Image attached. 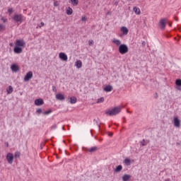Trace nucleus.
<instances>
[{"instance_id": "obj_18", "label": "nucleus", "mask_w": 181, "mask_h": 181, "mask_svg": "<svg viewBox=\"0 0 181 181\" xmlns=\"http://www.w3.org/2000/svg\"><path fill=\"white\" fill-rule=\"evenodd\" d=\"M121 30L122 31L123 35H128V28H127V27H122Z\"/></svg>"}, {"instance_id": "obj_27", "label": "nucleus", "mask_w": 181, "mask_h": 181, "mask_svg": "<svg viewBox=\"0 0 181 181\" xmlns=\"http://www.w3.org/2000/svg\"><path fill=\"white\" fill-rule=\"evenodd\" d=\"M175 84L176 86H177L178 87H180L181 86V79H177L175 81Z\"/></svg>"}, {"instance_id": "obj_47", "label": "nucleus", "mask_w": 181, "mask_h": 181, "mask_svg": "<svg viewBox=\"0 0 181 181\" xmlns=\"http://www.w3.org/2000/svg\"><path fill=\"white\" fill-rule=\"evenodd\" d=\"M177 145H180V143H177Z\"/></svg>"}, {"instance_id": "obj_46", "label": "nucleus", "mask_w": 181, "mask_h": 181, "mask_svg": "<svg viewBox=\"0 0 181 181\" xmlns=\"http://www.w3.org/2000/svg\"><path fill=\"white\" fill-rule=\"evenodd\" d=\"M95 121L96 124H98V119L97 120L94 119Z\"/></svg>"}, {"instance_id": "obj_1", "label": "nucleus", "mask_w": 181, "mask_h": 181, "mask_svg": "<svg viewBox=\"0 0 181 181\" xmlns=\"http://www.w3.org/2000/svg\"><path fill=\"white\" fill-rule=\"evenodd\" d=\"M121 112L120 107H115L110 110H108L105 112L106 115H109L110 117H114V115H117Z\"/></svg>"}, {"instance_id": "obj_8", "label": "nucleus", "mask_w": 181, "mask_h": 181, "mask_svg": "<svg viewBox=\"0 0 181 181\" xmlns=\"http://www.w3.org/2000/svg\"><path fill=\"white\" fill-rule=\"evenodd\" d=\"M59 59H61V60H63L64 62H67L68 60L67 54H66L64 52L59 53Z\"/></svg>"}, {"instance_id": "obj_33", "label": "nucleus", "mask_w": 181, "mask_h": 181, "mask_svg": "<svg viewBox=\"0 0 181 181\" xmlns=\"http://www.w3.org/2000/svg\"><path fill=\"white\" fill-rule=\"evenodd\" d=\"M8 12L9 15H12V13L13 12V8H8Z\"/></svg>"}, {"instance_id": "obj_6", "label": "nucleus", "mask_w": 181, "mask_h": 181, "mask_svg": "<svg viewBox=\"0 0 181 181\" xmlns=\"http://www.w3.org/2000/svg\"><path fill=\"white\" fill-rule=\"evenodd\" d=\"M33 77V72L29 71L26 74L25 76L24 77V81H29L30 78Z\"/></svg>"}, {"instance_id": "obj_5", "label": "nucleus", "mask_w": 181, "mask_h": 181, "mask_svg": "<svg viewBox=\"0 0 181 181\" xmlns=\"http://www.w3.org/2000/svg\"><path fill=\"white\" fill-rule=\"evenodd\" d=\"M6 160L9 165H12V163H13V154L11 153H8L6 155Z\"/></svg>"}, {"instance_id": "obj_19", "label": "nucleus", "mask_w": 181, "mask_h": 181, "mask_svg": "<svg viewBox=\"0 0 181 181\" xmlns=\"http://www.w3.org/2000/svg\"><path fill=\"white\" fill-rule=\"evenodd\" d=\"M112 43H115V45H117V46H121V41L119 40L114 38L112 40Z\"/></svg>"}, {"instance_id": "obj_29", "label": "nucleus", "mask_w": 181, "mask_h": 181, "mask_svg": "<svg viewBox=\"0 0 181 181\" xmlns=\"http://www.w3.org/2000/svg\"><path fill=\"white\" fill-rule=\"evenodd\" d=\"M5 29H6L5 25L0 24V32H4V30H5Z\"/></svg>"}, {"instance_id": "obj_31", "label": "nucleus", "mask_w": 181, "mask_h": 181, "mask_svg": "<svg viewBox=\"0 0 181 181\" xmlns=\"http://www.w3.org/2000/svg\"><path fill=\"white\" fill-rule=\"evenodd\" d=\"M44 115H49V114H52V110H47L43 112Z\"/></svg>"}, {"instance_id": "obj_39", "label": "nucleus", "mask_w": 181, "mask_h": 181, "mask_svg": "<svg viewBox=\"0 0 181 181\" xmlns=\"http://www.w3.org/2000/svg\"><path fill=\"white\" fill-rule=\"evenodd\" d=\"M45 26V23H41L40 25H37L36 28L37 29L38 28H43Z\"/></svg>"}, {"instance_id": "obj_49", "label": "nucleus", "mask_w": 181, "mask_h": 181, "mask_svg": "<svg viewBox=\"0 0 181 181\" xmlns=\"http://www.w3.org/2000/svg\"><path fill=\"white\" fill-rule=\"evenodd\" d=\"M170 25V26H172V24H169Z\"/></svg>"}, {"instance_id": "obj_43", "label": "nucleus", "mask_w": 181, "mask_h": 181, "mask_svg": "<svg viewBox=\"0 0 181 181\" xmlns=\"http://www.w3.org/2000/svg\"><path fill=\"white\" fill-rule=\"evenodd\" d=\"M142 46L145 47V45H146V42L145 41H143L142 43H141Z\"/></svg>"}, {"instance_id": "obj_48", "label": "nucleus", "mask_w": 181, "mask_h": 181, "mask_svg": "<svg viewBox=\"0 0 181 181\" xmlns=\"http://www.w3.org/2000/svg\"><path fill=\"white\" fill-rule=\"evenodd\" d=\"M146 142H149V140H146Z\"/></svg>"}, {"instance_id": "obj_9", "label": "nucleus", "mask_w": 181, "mask_h": 181, "mask_svg": "<svg viewBox=\"0 0 181 181\" xmlns=\"http://www.w3.org/2000/svg\"><path fill=\"white\" fill-rule=\"evenodd\" d=\"M104 91H105V93H110L111 92L112 90H114V88H112V86L111 85H107L104 88H103Z\"/></svg>"}, {"instance_id": "obj_15", "label": "nucleus", "mask_w": 181, "mask_h": 181, "mask_svg": "<svg viewBox=\"0 0 181 181\" xmlns=\"http://www.w3.org/2000/svg\"><path fill=\"white\" fill-rule=\"evenodd\" d=\"M75 66L77 69H81V66H83V63L80 60H77L75 62Z\"/></svg>"}, {"instance_id": "obj_38", "label": "nucleus", "mask_w": 181, "mask_h": 181, "mask_svg": "<svg viewBox=\"0 0 181 181\" xmlns=\"http://www.w3.org/2000/svg\"><path fill=\"white\" fill-rule=\"evenodd\" d=\"M1 19V21H2L4 23H6L7 19H6V18L2 17Z\"/></svg>"}, {"instance_id": "obj_23", "label": "nucleus", "mask_w": 181, "mask_h": 181, "mask_svg": "<svg viewBox=\"0 0 181 181\" xmlns=\"http://www.w3.org/2000/svg\"><path fill=\"white\" fill-rule=\"evenodd\" d=\"M6 91H7V93L12 94L13 91V88L12 87V86H9L8 88L6 89Z\"/></svg>"}, {"instance_id": "obj_2", "label": "nucleus", "mask_w": 181, "mask_h": 181, "mask_svg": "<svg viewBox=\"0 0 181 181\" xmlns=\"http://www.w3.org/2000/svg\"><path fill=\"white\" fill-rule=\"evenodd\" d=\"M119 52L120 54H125L128 53V46L125 44H122L119 46Z\"/></svg>"}, {"instance_id": "obj_22", "label": "nucleus", "mask_w": 181, "mask_h": 181, "mask_svg": "<svg viewBox=\"0 0 181 181\" xmlns=\"http://www.w3.org/2000/svg\"><path fill=\"white\" fill-rule=\"evenodd\" d=\"M71 4L74 6H77V5H78V0H70Z\"/></svg>"}, {"instance_id": "obj_37", "label": "nucleus", "mask_w": 181, "mask_h": 181, "mask_svg": "<svg viewBox=\"0 0 181 181\" xmlns=\"http://www.w3.org/2000/svg\"><path fill=\"white\" fill-rule=\"evenodd\" d=\"M42 111L41 108H39L36 110V113L37 114H42Z\"/></svg>"}, {"instance_id": "obj_25", "label": "nucleus", "mask_w": 181, "mask_h": 181, "mask_svg": "<svg viewBox=\"0 0 181 181\" xmlns=\"http://www.w3.org/2000/svg\"><path fill=\"white\" fill-rule=\"evenodd\" d=\"M71 13H73V9H71V8L69 7L68 9L66 10V14L71 15Z\"/></svg>"}, {"instance_id": "obj_13", "label": "nucleus", "mask_w": 181, "mask_h": 181, "mask_svg": "<svg viewBox=\"0 0 181 181\" xmlns=\"http://www.w3.org/2000/svg\"><path fill=\"white\" fill-rule=\"evenodd\" d=\"M11 69L12 71H14L15 73H17V71H19V66L16 64H12L11 66Z\"/></svg>"}, {"instance_id": "obj_26", "label": "nucleus", "mask_w": 181, "mask_h": 181, "mask_svg": "<svg viewBox=\"0 0 181 181\" xmlns=\"http://www.w3.org/2000/svg\"><path fill=\"white\" fill-rule=\"evenodd\" d=\"M160 23H168V18H161L160 20Z\"/></svg>"}, {"instance_id": "obj_34", "label": "nucleus", "mask_w": 181, "mask_h": 181, "mask_svg": "<svg viewBox=\"0 0 181 181\" xmlns=\"http://www.w3.org/2000/svg\"><path fill=\"white\" fill-rule=\"evenodd\" d=\"M82 22H87V16H84L81 18Z\"/></svg>"}, {"instance_id": "obj_30", "label": "nucleus", "mask_w": 181, "mask_h": 181, "mask_svg": "<svg viewBox=\"0 0 181 181\" xmlns=\"http://www.w3.org/2000/svg\"><path fill=\"white\" fill-rule=\"evenodd\" d=\"M21 156V153L19 151H17L14 154V158H18Z\"/></svg>"}, {"instance_id": "obj_11", "label": "nucleus", "mask_w": 181, "mask_h": 181, "mask_svg": "<svg viewBox=\"0 0 181 181\" xmlns=\"http://www.w3.org/2000/svg\"><path fill=\"white\" fill-rule=\"evenodd\" d=\"M35 104L36 105H43V104H45V102L43 101V99H41V98H40V99H36V100H35Z\"/></svg>"}, {"instance_id": "obj_3", "label": "nucleus", "mask_w": 181, "mask_h": 181, "mask_svg": "<svg viewBox=\"0 0 181 181\" xmlns=\"http://www.w3.org/2000/svg\"><path fill=\"white\" fill-rule=\"evenodd\" d=\"M13 19L15 21V22H19L20 23H22V22L25 21V17L23 16L22 14L17 13L14 15Z\"/></svg>"}, {"instance_id": "obj_28", "label": "nucleus", "mask_w": 181, "mask_h": 181, "mask_svg": "<svg viewBox=\"0 0 181 181\" xmlns=\"http://www.w3.org/2000/svg\"><path fill=\"white\" fill-rule=\"evenodd\" d=\"M98 149V148H97V146H93V147H92V148H90L89 149V151H90V152H95Z\"/></svg>"}, {"instance_id": "obj_4", "label": "nucleus", "mask_w": 181, "mask_h": 181, "mask_svg": "<svg viewBox=\"0 0 181 181\" xmlns=\"http://www.w3.org/2000/svg\"><path fill=\"white\" fill-rule=\"evenodd\" d=\"M25 45L26 42H25V40H17L16 41V46H17L18 47H25Z\"/></svg>"}, {"instance_id": "obj_42", "label": "nucleus", "mask_w": 181, "mask_h": 181, "mask_svg": "<svg viewBox=\"0 0 181 181\" xmlns=\"http://www.w3.org/2000/svg\"><path fill=\"white\" fill-rule=\"evenodd\" d=\"M52 91H54V93H56V91H57L56 86H52Z\"/></svg>"}, {"instance_id": "obj_21", "label": "nucleus", "mask_w": 181, "mask_h": 181, "mask_svg": "<svg viewBox=\"0 0 181 181\" xmlns=\"http://www.w3.org/2000/svg\"><path fill=\"white\" fill-rule=\"evenodd\" d=\"M124 163L127 165V166H129L131 165V160L129 158H125L124 160Z\"/></svg>"}, {"instance_id": "obj_35", "label": "nucleus", "mask_w": 181, "mask_h": 181, "mask_svg": "<svg viewBox=\"0 0 181 181\" xmlns=\"http://www.w3.org/2000/svg\"><path fill=\"white\" fill-rule=\"evenodd\" d=\"M141 145H142V146H146L145 139H143V140L141 141Z\"/></svg>"}, {"instance_id": "obj_20", "label": "nucleus", "mask_w": 181, "mask_h": 181, "mask_svg": "<svg viewBox=\"0 0 181 181\" xmlns=\"http://www.w3.org/2000/svg\"><path fill=\"white\" fill-rule=\"evenodd\" d=\"M121 170H122V165H121L117 166L116 168L115 169V172L116 173L121 172Z\"/></svg>"}, {"instance_id": "obj_36", "label": "nucleus", "mask_w": 181, "mask_h": 181, "mask_svg": "<svg viewBox=\"0 0 181 181\" xmlns=\"http://www.w3.org/2000/svg\"><path fill=\"white\" fill-rule=\"evenodd\" d=\"M94 45V40H90L88 41V45H89V46H91V45Z\"/></svg>"}, {"instance_id": "obj_45", "label": "nucleus", "mask_w": 181, "mask_h": 181, "mask_svg": "<svg viewBox=\"0 0 181 181\" xmlns=\"http://www.w3.org/2000/svg\"><path fill=\"white\" fill-rule=\"evenodd\" d=\"M108 136H112V133H109Z\"/></svg>"}, {"instance_id": "obj_24", "label": "nucleus", "mask_w": 181, "mask_h": 181, "mask_svg": "<svg viewBox=\"0 0 181 181\" xmlns=\"http://www.w3.org/2000/svg\"><path fill=\"white\" fill-rule=\"evenodd\" d=\"M158 28H160V29H161V30H165V28H166V23H160L158 25Z\"/></svg>"}, {"instance_id": "obj_44", "label": "nucleus", "mask_w": 181, "mask_h": 181, "mask_svg": "<svg viewBox=\"0 0 181 181\" xmlns=\"http://www.w3.org/2000/svg\"><path fill=\"white\" fill-rule=\"evenodd\" d=\"M57 5H58V4H57V2H54V6H57Z\"/></svg>"}, {"instance_id": "obj_41", "label": "nucleus", "mask_w": 181, "mask_h": 181, "mask_svg": "<svg viewBox=\"0 0 181 181\" xmlns=\"http://www.w3.org/2000/svg\"><path fill=\"white\" fill-rule=\"evenodd\" d=\"M43 146H45V143L44 142H42L40 144V149H43Z\"/></svg>"}, {"instance_id": "obj_12", "label": "nucleus", "mask_w": 181, "mask_h": 181, "mask_svg": "<svg viewBox=\"0 0 181 181\" xmlns=\"http://www.w3.org/2000/svg\"><path fill=\"white\" fill-rule=\"evenodd\" d=\"M13 50L14 52H16L17 54H21V53H22V48L21 47H18L16 45Z\"/></svg>"}, {"instance_id": "obj_32", "label": "nucleus", "mask_w": 181, "mask_h": 181, "mask_svg": "<svg viewBox=\"0 0 181 181\" xmlns=\"http://www.w3.org/2000/svg\"><path fill=\"white\" fill-rule=\"evenodd\" d=\"M97 103H104V98H100L99 99L97 100Z\"/></svg>"}, {"instance_id": "obj_17", "label": "nucleus", "mask_w": 181, "mask_h": 181, "mask_svg": "<svg viewBox=\"0 0 181 181\" xmlns=\"http://www.w3.org/2000/svg\"><path fill=\"white\" fill-rule=\"evenodd\" d=\"M69 103L70 104H76V103H77V98L75 96L71 97Z\"/></svg>"}, {"instance_id": "obj_16", "label": "nucleus", "mask_w": 181, "mask_h": 181, "mask_svg": "<svg viewBox=\"0 0 181 181\" xmlns=\"http://www.w3.org/2000/svg\"><path fill=\"white\" fill-rule=\"evenodd\" d=\"M133 11L136 15H141V9H139V8L135 6L133 8Z\"/></svg>"}, {"instance_id": "obj_40", "label": "nucleus", "mask_w": 181, "mask_h": 181, "mask_svg": "<svg viewBox=\"0 0 181 181\" xmlns=\"http://www.w3.org/2000/svg\"><path fill=\"white\" fill-rule=\"evenodd\" d=\"M56 128H57V125L54 124V125L52 126L51 129H56Z\"/></svg>"}, {"instance_id": "obj_14", "label": "nucleus", "mask_w": 181, "mask_h": 181, "mask_svg": "<svg viewBox=\"0 0 181 181\" xmlns=\"http://www.w3.org/2000/svg\"><path fill=\"white\" fill-rule=\"evenodd\" d=\"M132 176L128 174H124L122 176V180L123 181H129V179H131Z\"/></svg>"}, {"instance_id": "obj_10", "label": "nucleus", "mask_w": 181, "mask_h": 181, "mask_svg": "<svg viewBox=\"0 0 181 181\" xmlns=\"http://www.w3.org/2000/svg\"><path fill=\"white\" fill-rule=\"evenodd\" d=\"M56 98H57V100H59V101H64V100L65 99L64 95H63L62 93H57L56 95Z\"/></svg>"}, {"instance_id": "obj_7", "label": "nucleus", "mask_w": 181, "mask_h": 181, "mask_svg": "<svg viewBox=\"0 0 181 181\" xmlns=\"http://www.w3.org/2000/svg\"><path fill=\"white\" fill-rule=\"evenodd\" d=\"M174 126L176 128L180 127V119H179V117H174Z\"/></svg>"}]
</instances>
